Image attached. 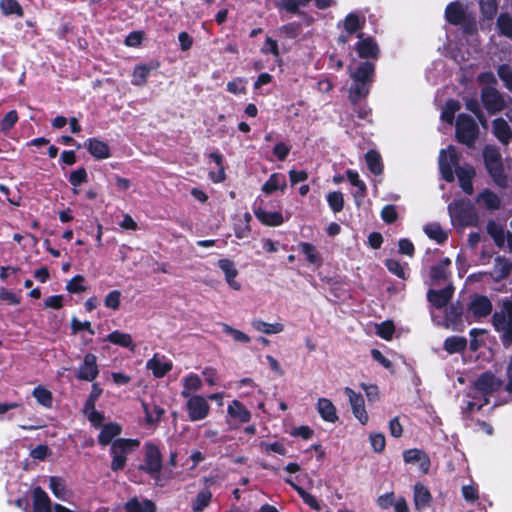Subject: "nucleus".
<instances>
[{
	"label": "nucleus",
	"instance_id": "obj_24",
	"mask_svg": "<svg viewBox=\"0 0 512 512\" xmlns=\"http://www.w3.org/2000/svg\"><path fill=\"white\" fill-rule=\"evenodd\" d=\"M254 215L258 221L268 227H277L284 223V217L279 211H265L261 207L254 209Z\"/></svg>",
	"mask_w": 512,
	"mask_h": 512
},
{
	"label": "nucleus",
	"instance_id": "obj_49",
	"mask_svg": "<svg viewBox=\"0 0 512 512\" xmlns=\"http://www.w3.org/2000/svg\"><path fill=\"white\" fill-rule=\"evenodd\" d=\"M49 488L51 489L53 495L65 501L67 499V489L65 481L59 476H51L49 479Z\"/></svg>",
	"mask_w": 512,
	"mask_h": 512
},
{
	"label": "nucleus",
	"instance_id": "obj_11",
	"mask_svg": "<svg viewBox=\"0 0 512 512\" xmlns=\"http://www.w3.org/2000/svg\"><path fill=\"white\" fill-rule=\"evenodd\" d=\"M503 381L496 377L491 371L481 373L473 383L475 390L483 396H490L500 390Z\"/></svg>",
	"mask_w": 512,
	"mask_h": 512
},
{
	"label": "nucleus",
	"instance_id": "obj_62",
	"mask_svg": "<svg viewBox=\"0 0 512 512\" xmlns=\"http://www.w3.org/2000/svg\"><path fill=\"white\" fill-rule=\"evenodd\" d=\"M385 266L388 269L389 272L396 275L400 279L405 280L407 278L406 272L404 270L403 265L400 263V261L396 259H387L385 261Z\"/></svg>",
	"mask_w": 512,
	"mask_h": 512
},
{
	"label": "nucleus",
	"instance_id": "obj_31",
	"mask_svg": "<svg viewBox=\"0 0 512 512\" xmlns=\"http://www.w3.org/2000/svg\"><path fill=\"white\" fill-rule=\"evenodd\" d=\"M432 500L429 489L421 484L416 483L414 486V505L416 510L421 511L429 506Z\"/></svg>",
	"mask_w": 512,
	"mask_h": 512
},
{
	"label": "nucleus",
	"instance_id": "obj_22",
	"mask_svg": "<svg viewBox=\"0 0 512 512\" xmlns=\"http://www.w3.org/2000/svg\"><path fill=\"white\" fill-rule=\"evenodd\" d=\"M454 174L457 175L459 186L467 195H472L474 192L473 178L476 174L472 166L458 167Z\"/></svg>",
	"mask_w": 512,
	"mask_h": 512
},
{
	"label": "nucleus",
	"instance_id": "obj_56",
	"mask_svg": "<svg viewBox=\"0 0 512 512\" xmlns=\"http://www.w3.org/2000/svg\"><path fill=\"white\" fill-rule=\"evenodd\" d=\"M327 203L330 207V209L334 213L341 212L344 208V196L342 192L340 191H333L328 193L327 197Z\"/></svg>",
	"mask_w": 512,
	"mask_h": 512
},
{
	"label": "nucleus",
	"instance_id": "obj_58",
	"mask_svg": "<svg viewBox=\"0 0 512 512\" xmlns=\"http://www.w3.org/2000/svg\"><path fill=\"white\" fill-rule=\"evenodd\" d=\"M395 332V325L393 321L386 320L377 326V335L384 340H391Z\"/></svg>",
	"mask_w": 512,
	"mask_h": 512
},
{
	"label": "nucleus",
	"instance_id": "obj_54",
	"mask_svg": "<svg viewBox=\"0 0 512 512\" xmlns=\"http://www.w3.org/2000/svg\"><path fill=\"white\" fill-rule=\"evenodd\" d=\"M212 493L205 489L200 491L192 502V510L194 512H202L211 502Z\"/></svg>",
	"mask_w": 512,
	"mask_h": 512
},
{
	"label": "nucleus",
	"instance_id": "obj_19",
	"mask_svg": "<svg viewBox=\"0 0 512 512\" xmlns=\"http://www.w3.org/2000/svg\"><path fill=\"white\" fill-rule=\"evenodd\" d=\"M444 17L449 24L458 26L465 23L467 15L463 5L458 1H453L446 6Z\"/></svg>",
	"mask_w": 512,
	"mask_h": 512
},
{
	"label": "nucleus",
	"instance_id": "obj_60",
	"mask_svg": "<svg viewBox=\"0 0 512 512\" xmlns=\"http://www.w3.org/2000/svg\"><path fill=\"white\" fill-rule=\"evenodd\" d=\"M85 278L82 275H75L66 285V290L69 293H81L87 290V287L83 285Z\"/></svg>",
	"mask_w": 512,
	"mask_h": 512
},
{
	"label": "nucleus",
	"instance_id": "obj_63",
	"mask_svg": "<svg viewBox=\"0 0 512 512\" xmlns=\"http://www.w3.org/2000/svg\"><path fill=\"white\" fill-rule=\"evenodd\" d=\"M120 304H121V292L119 290L110 291L104 299L105 307L112 309L114 311H116L120 308Z\"/></svg>",
	"mask_w": 512,
	"mask_h": 512
},
{
	"label": "nucleus",
	"instance_id": "obj_18",
	"mask_svg": "<svg viewBox=\"0 0 512 512\" xmlns=\"http://www.w3.org/2000/svg\"><path fill=\"white\" fill-rule=\"evenodd\" d=\"M159 67V61H150L149 63L136 65L132 73V84L139 87L145 86L150 72L157 70Z\"/></svg>",
	"mask_w": 512,
	"mask_h": 512
},
{
	"label": "nucleus",
	"instance_id": "obj_57",
	"mask_svg": "<svg viewBox=\"0 0 512 512\" xmlns=\"http://www.w3.org/2000/svg\"><path fill=\"white\" fill-rule=\"evenodd\" d=\"M69 183L74 187H78L88 181V173L84 167L72 171L68 177Z\"/></svg>",
	"mask_w": 512,
	"mask_h": 512
},
{
	"label": "nucleus",
	"instance_id": "obj_15",
	"mask_svg": "<svg viewBox=\"0 0 512 512\" xmlns=\"http://www.w3.org/2000/svg\"><path fill=\"white\" fill-rule=\"evenodd\" d=\"M344 393L349 399L353 415L359 420L361 424L365 425L368 422L369 417L365 409L363 396L360 393H356L349 387L344 389Z\"/></svg>",
	"mask_w": 512,
	"mask_h": 512
},
{
	"label": "nucleus",
	"instance_id": "obj_32",
	"mask_svg": "<svg viewBox=\"0 0 512 512\" xmlns=\"http://www.w3.org/2000/svg\"><path fill=\"white\" fill-rule=\"evenodd\" d=\"M146 367L148 370H151L155 378H162L172 370L173 365L170 361H161V359L158 358V355L155 354L147 361Z\"/></svg>",
	"mask_w": 512,
	"mask_h": 512
},
{
	"label": "nucleus",
	"instance_id": "obj_39",
	"mask_svg": "<svg viewBox=\"0 0 512 512\" xmlns=\"http://www.w3.org/2000/svg\"><path fill=\"white\" fill-rule=\"evenodd\" d=\"M367 167L374 175H381L384 170L381 155L378 151L370 149L365 154Z\"/></svg>",
	"mask_w": 512,
	"mask_h": 512
},
{
	"label": "nucleus",
	"instance_id": "obj_61",
	"mask_svg": "<svg viewBox=\"0 0 512 512\" xmlns=\"http://www.w3.org/2000/svg\"><path fill=\"white\" fill-rule=\"evenodd\" d=\"M18 113L16 110H10L1 120V131L6 133L10 131L18 122Z\"/></svg>",
	"mask_w": 512,
	"mask_h": 512
},
{
	"label": "nucleus",
	"instance_id": "obj_41",
	"mask_svg": "<svg viewBox=\"0 0 512 512\" xmlns=\"http://www.w3.org/2000/svg\"><path fill=\"white\" fill-rule=\"evenodd\" d=\"M424 232L430 239L436 241L438 244H443L448 239V233L445 232L437 222L425 225Z\"/></svg>",
	"mask_w": 512,
	"mask_h": 512
},
{
	"label": "nucleus",
	"instance_id": "obj_25",
	"mask_svg": "<svg viewBox=\"0 0 512 512\" xmlns=\"http://www.w3.org/2000/svg\"><path fill=\"white\" fill-rule=\"evenodd\" d=\"M512 271V261L504 256H497L494 260L493 272L490 273L495 282L506 279Z\"/></svg>",
	"mask_w": 512,
	"mask_h": 512
},
{
	"label": "nucleus",
	"instance_id": "obj_50",
	"mask_svg": "<svg viewBox=\"0 0 512 512\" xmlns=\"http://www.w3.org/2000/svg\"><path fill=\"white\" fill-rule=\"evenodd\" d=\"M487 232L493 239L495 245L502 248L505 244V233L504 229L499 226L495 221L490 220L487 223Z\"/></svg>",
	"mask_w": 512,
	"mask_h": 512
},
{
	"label": "nucleus",
	"instance_id": "obj_52",
	"mask_svg": "<svg viewBox=\"0 0 512 512\" xmlns=\"http://www.w3.org/2000/svg\"><path fill=\"white\" fill-rule=\"evenodd\" d=\"M496 25L500 35L512 39V17L508 13H501Z\"/></svg>",
	"mask_w": 512,
	"mask_h": 512
},
{
	"label": "nucleus",
	"instance_id": "obj_20",
	"mask_svg": "<svg viewBox=\"0 0 512 512\" xmlns=\"http://www.w3.org/2000/svg\"><path fill=\"white\" fill-rule=\"evenodd\" d=\"M88 152L97 160L107 159L111 156L109 145L95 137L88 138L84 143Z\"/></svg>",
	"mask_w": 512,
	"mask_h": 512
},
{
	"label": "nucleus",
	"instance_id": "obj_16",
	"mask_svg": "<svg viewBox=\"0 0 512 512\" xmlns=\"http://www.w3.org/2000/svg\"><path fill=\"white\" fill-rule=\"evenodd\" d=\"M454 294V286L447 285L443 289H429L427 292V300L436 309H442L448 305Z\"/></svg>",
	"mask_w": 512,
	"mask_h": 512
},
{
	"label": "nucleus",
	"instance_id": "obj_7",
	"mask_svg": "<svg viewBox=\"0 0 512 512\" xmlns=\"http://www.w3.org/2000/svg\"><path fill=\"white\" fill-rule=\"evenodd\" d=\"M32 501V509L27 497L16 499L15 506L23 512H52L51 499L42 487L36 486L32 489Z\"/></svg>",
	"mask_w": 512,
	"mask_h": 512
},
{
	"label": "nucleus",
	"instance_id": "obj_28",
	"mask_svg": "<svg viewBox=\"0 0 512 512\" xmlns=\"http://www.w3.org/2000/svg\"><path fill=\"white\" fill-rule=\"evenodd\" d=\"M125 512H157L156 504L150 499L142 502L135 496L124 504Z\"/></svg>",
	"mask_w": 512,
	"mask_h": 512
},
{
	"label": "nucleus",
	"instance_id": "obj_6",
	"mask_svg": "<svg viewBox=\"0 0 512 512\" xmlns=\"http://www.w3.org/2000/svg\"><path fill=\"white\" fill-rule=\"evenodd\" d=\"M140 445L139 440L129 438H118L114 440L110 448L112 461L110 468L114 472L121 471L127 463V454Z\"/></svg>",
	"mask_w": 512,
	"mask_h": 512
},
{
	"label": "nucleus",
	"instance_id": "obj_45",
	"mask_svg": "<svg viewBox=\"0 0 512 512\" xmlns=\"http://www.w3.org/2000/svg\"><path fill=\"white\" fill-rule=\"evenodd\" d=\"M364 24L365 18L360 19L358 14L351 12L346 15L343 27L348 34H354L357 31L361 30Z\"/></svg>",
	"mask_w": 512,
	"mask_h": 512
},
{
	"label": "nucleus",
	"instance_id": "obj_47",
	"mask_svg": "<svg viewBox=\"0 0 512 512\" xmlns=\"http://www.w3.org/2000/svg\"><path fill=\"white\" fill-rule=\"evenodd\" d=\"M461 108L460 102L456 99H448L441 113V119L447 124H453L455 114Z\"/></svg>",
	"mask_w": 512,
	"mask_h": 512
},
{
	"label": "nucleus",
	"instance_id": "obj_48",
	"mask_svg": "<svg viewBox=\"0 0 512 512\" xmlns=\"http://www.w3.org/2000/svg\"><path fill=\"white\" fill-rule=\"evenodd\" d=\"M0 10L4 16H24V10L18 0H0Z\"/></svg>",
	"mask_w": 512,
	"mask_h": 512
},
{
	"label": "nucleus",
	"instance_id": "obj_43",
	"mask_svg": "<svg viewBox=\"0 0 512 512\" xmlns=\"http://www.w3.org/2000/svg\"><path fill=\"white\" fill-rule=\"evenodd\" d=\"M477 201H482L488 210H498L501 206L499 196L489 189L480 192Z\"/></svg>",
	"mask_w": 512,
	"mask_h": 512
},
{
	"label": "nucleus",
	"instance_id": "obj_36",
	"mask_svg": "<svg viewBox=\"0 0 512 512\" xmlns=\"http://www.w3.org/2000/svg\"><path fill=\"white\" fill-rule=\"evenodd\" d=\"M105 341L123 348H128L131 351H134L136 347L133 343L132 336L129 333L120 332L119 330H114L109 333Z\"/></svg>",
	"mask_w": 512,
	"mask_h": 512
},
{
	"label": "nucleus",
	"instance_id": "obj_1",
	"mask_svg": "<svg viewBox=\"0 0 512 512\" xmlns=\"http://www.w3.org/2000/svg\"><path fill=\"white\" fill-rule=\"evenodd\" d=\"M349 76L352 79V84L348 89V99L352 105H357L370 94L376 77L375 62L365 60L354 69L349 67Z\"/></svg>",
	"mask_w": 512,
	"mask_h": 512
},
{
	"label": "nucleus",
	"instance_id": "obj_12",
	"mask_svg": "<svg viewBox=\"0 0 512 512\" xmlns=\"http://www.w3.org/2000/svg\"><path fill=\"white\" fill-rule=\"evenodd\" d=\"M99 375L97 357L93 353L85 354L83 362L79 365L75 377L81 381L92 382Z\"/></svg>",
	"mask_w": 512,
	"mask_h": 512
},
{
	"label": "nucleus",
	"instance_id": "obj_55",
	"mask_svg": "<svg viewBox=\"0 0 512 512\" xmlns=\"http://www.w3.org/2000/svg\"><path fill=\"white\" fill-rule=\"evenodd\" d=\"M480 11L483 17L491 20L497 13L498 0H479Z\"/></svg>",
	"mask_w": 512,
	"mask_h": 512
},
{
	"label": "nucleus",
	"instance_id": "obj_37",
	"mask_svg": "<svg viewBox=\"0 0 512 512\" xmlns=\"http://www.w3.org/2000/svg\"><path fill=\"white\" fill-rule=\"evenodd\" d=\"M299 251L305 255L309 264L320 267L323 263L320 253L317 251L316 246L309 242H300L298 244Z\"/></svg>",
	"mask_w": 512,
	"mask_h": 512
},
{
	"label": "nucleus",
	"instance_id": "obj_23",
	"mask_svg": "<svg viewBox=\"0 0 512 512\" xmlns=\"http://www.w3.org/2000/svg\"><path fill=\"white\" fill-rule=\"evenodd\" d=\"M492 132L503 145H508L512 140V130L507 121L501 117L492 121Z\"/></svg>",
	"mask_w": 512,
	"mask_h": 512
},
{
	"label": "nucleus",
	"instance_id": "obj_30",
	"mask_svg": "<svg viewBox=\"0 0 512 512\" xmlns=\"http://www.w3.org/2000/svg\"><path fill=\"white\" fill-rule=\"evenodd\" d=\"M228 415L240 423H247L251 419L250 411L239 400H233L227 407Z\"/></svg>",
	"mask_w": 512,
	"mask_h": 512
},
{
	"label": "nucleus",
	"instance_id": "obj_44",
	"mask_svg": "<svg viewBox=\"0 0 512 512\" xmlns=\"http://www.w3.org/2000/svg\"><path fill=\"white\" fill-rule=\"evenodd\" d=\"M252 327L264 334H277L284 330V325L282 323H267L261 319H254L251 322Z\"/></svg>",
	"mask_w": 512,
	"mask_h": 512
},
{
	"label": "nucleus",
	"instance_id": "obj_3",
	"mask_svg": "<svg viewBox=\"0 0 512 512\" xmlns=\"http://www.w3.org/2000/svg\"><path fill=\"white\" fill-rule=\"evenodd\" d=\"M162 468L163 456L159 447L152 442L145 443L143 463L138 466V470L149 475L156 486L162 487L164 485L160 476Z\"/></svg>",
	"mask_w": 512,
	"mask_h": 512
},
{
	"label": "nucleus",
	"instance_id": "obj_27",
	"mask_svg": "<svg viewBox=\"0 0 512 512\" xmlns=\"http://www.w3.org/2000/svg\"><path fill=\"white\" fill-rule=\"evenodd\" d=\"M317 411L326 422L335 423L339 419L335 405L327 398L318 399Z\"/></svg>",
	"mask_w": 512,
	"mask_h": 512
},
{
	"label": "nucleus",
	"instance_id": "obj_59",
	"mask_svg": "<svg viewBox=\"0 0 512 512\" xmlns=\"http://www.w3.org/2000/svg\"><path fill=\"white\" fill-rule=\"evenodd\" d=\"M497 74L505 87L512 92V67L508 64H501L497 69Z\"/></svg>",
	"mask_w": 512,
	"mask_h": 512
},
{
	"label": "nucleus",
	"instance_id": "obj_14",
	"mask_svg": "<svg viewBox=\"0 0 512 512\" xmlns=\"http://www.w3.org/2000/svg\"><path fill=\"white\" fill-rule=\"evenodd\" d=\"M186 407L191 421H199L206 418L210 410L208 402L200 395L189 397Z\"/></svg>",
	"mask_w": 512,
	"mask_h": 512
},
{
	"label": "nucleus",
	"instance_id": "obj_35",
	"mask_svg": "<svg viewBox=\"0 0 512 512\" xmlns=\"http://www.w3.org/2000/svg\"><path fill=\"white\" fill-rule=\"evenodd\" d=\"M209 158L217 165L218 171H210L208 176L209 179L213 183H222L226 180V172L224 167V156L218 152L214 151L209 154Z\"/></svg>",
	"mask_w": 512,
	"mask_h": 512
},
{
	"label": "nucleus",
	"instance_id": "obj_5",
	"mask_svg": "<svg viewBox=\"0 0 512 512\" xmlns=\"http://www.w3.org/2000/svg\"><path fill=\"white\" fill-rule=\"evenodd\" d=\"M479 127L472 116L461 113L455 123V138L458 143L473 148L479 137Z\"/></svg>",
	"mask_w": 512,
	"mask_h": 512
},
{
	"label": "nucleus",
	"instance_id": "obj_51",
	"mask_svg": "<svg viewBox=\"0 0 512 512\" xmlns=\"http://www.w3.org/2000/svg\"><path fill=\"white\" fill-rule=\"evenodd\" d=\"M142 407L145 413V422L150 426L157 424L165 413V410L158 405H154L152 411L145 402L142 403Z\"/></svg>",
	"mask_w": 512,
	"mask_h": 512
},
{
	"label": "nucleus",
	"instance_id": "obj_10",
	"mask_svg": "<svg viewBox=\"0 0 512 512\" xmlns=\"http://www.w3.org/2000/svg\"><path fill=\"white\" fill-rule=\"evenodd\" d=\"M480 96L483 107L490 115H495L506 107L503 95L494 86H484Z\"/></svg>",
	"mask_w": 512,
	"mask_h": 512
},
{
	"label": "nucleus",
	"instance_id": "obj_4",
	"mask_svg": "<svg viewBox=\"0 0 512 512\" xmlns=\"http://www.w3.org/2000/svg\"><path fill=\"white\" fill-rule=\"evenodd\" d=\"M483 160L485 168L493 181L499 187H506L508 181L499 149L492 145H486L483 149Z\"/></svg>",
	"mask_w": 512,
	"mask_h": 512
},
{
	"label": "nucleus",
	"instance_id": "obj_2",
	"mask_svg": "<svg viewBox=\"0 0 512 512\" xmlns=\"http://www.w3.org/2000/svg\"><path fill=\"white\" fill-rule=\"evenodd\" d=\"M492 325L500 333V339L504 347L512 345V299L502 300L499 311L492 315Z\"/></svg>",
	"mask_w": 512,
	"mask_h": 512
},
{
	"label": "nucleus",
	"instance_id": "obj_40",
	"mask_svg": "<svg viewBox=\"0 0 512 512\" xmlns=\"http://www.w3.org/2000/svg\"><path fill=\"white\" fill-rule=\"evenodd\" d=\"M467 347V339L463 336H450L444 341L443 348L448 354L463 352Z\"/></svg>",
	"mask_w": 512,
	"mask_h": 512
},
{
	"label": "nucleus",
	"instance_id": "obj_17",
	"mask_svg": "<svg viewBox=\"0 0 512 512\" xmlns=\"http://www.w3.org/2000/svg\"><path fill=\"white\" fill-rule=\"evenodd\" d=\"M493 309L492 302L485 295H475L469 306L468 311L472 313L474 318L481 319L491 314Z\"/></svg>",
	"mask_w": 512,
	"mask_h": 512
},
{
	"label": "nucleus",
	"instance_id": "obj_38",
	"mask_svg": "<svg viewBox=\"0 0 512 512\" xmlns=\"http://www.w3.org/2000/svg\"><path fill=\"white\" fill-rule=\"evenodd\" d=\"M285 482L289 484L300 496L303 502L308 505L311 509L315 511H319L321 506L317 500V498L304 490L301 486L297 485L291 478H286Z\"/></svg>",
	"mask_w": 512,
	"mask_h": 512
},
{
	"label": "nucleus",
	"instance_id": "obj_29",
	"mask_svg": "<svg viewBox=\"0 0 512 512\" xmlns=\"http://www.w3.org/2000/svg\"><path fill=\"white\" fill-rule=\"evenodd\" d=\"M451 265V260L448 257H445L439 261L437 265H434L430 268L429 276L433 283H439L441 281H446L450 276V272L448 267Z\"/></svg>",
	"mask_w": 512,
	"mask_h": 512
},
{
	"label": "nucleus",
	"instance_id": "obj_13",
	"mask_svg": "<svg viewBox=\"0 0 512 512\" xmlns=\"http://www.w3.org/2000/svg\"><path fill=\"white\" fill-rule=\"evenodd\" d=\"M357 37L359 38L355 46L357 55L362 59L376 61L380 56V49L376 40L371 36L364 38L363 33H359Z\"/></svg>",
	"mask_w": 512,
	"mask_h": 512
},
{
	"label": "nucleus",
	"instance_id": "obj_26",
	"mask_svg": "<svg viewBox=\"0 0 512 512\" xmlns=\"http://www.w3.org/2000/svg\"><path fill=\"white\" fill-rule=\"evenodd\" d=\"M101 431L98 435V443L101 446L112 445L113 439L118 437L122 432V427L115 422L107 423L101 426Z\"/></svg>",
	"mask_w": 512,
	"mask_h": 512
},
{
	"label": "nucleus",
	"instance_id": "obj_33",
	"mask_svg": "<svg viewBox=\"0 0 512 512\" xmlns=\"http://www.w3.org/2000/svg\"><path fill=\"white\" fill-rule=\"evenodd\" d=\"M287 187L285 175L281 173H272L267 181L262 186V191L265 194H272L277 190L282 192L285 191Z\"/></svg>",
	"mask_w": 512,
	"mask_h": 512
},
{
	"label": "nucleus",
	"instance_id": "obj_34",
	"mask_svg": "<svg viewBox=\"0 0 512 512\" xmlns=\"http://www.w3.org/2000/svg\"><path fill=\"white\" fill-rule=\"evenodd\" d=\"M403 459L406 463L420 462L423 471H427L430 466V459L427 454L420 449H408L403 452Z\"/></svg>",
	"mask_w": 512,
	"mask_h": 512
},
{
	"label": "nucleus",
	"instance_id": "obj_64",
	"mask_svg": "<svg viewBox=\"0 0 512 512\" xmlns=\"http://www.w3.org/2000/svg\"><path fill=\"white\" fill-rule=\"evenodd\" d=\"M381 218L387 224H393L398 219V212L395 205H385L381 210Z\"/></svg>",
	"mask_w": 512,
	"mask_h": 512
},
{
	"label": "nucleus",
	"instance_id": "obj_21",
	"mask_svg": "<svg viewBox=\"0 0 512 512\" xmlns=\"http://www.w3.org/2000/svg\"><path fill=\"white\" fill-rule=\"evenodd\" d=\"M217 266L225 274V279L228 285L234 290H240L241 284L235 280L238 276V270L235 263L228 258H222L218 260Z\"/></svg>",
	"mask_w": 512,
	"mask_h": 512
},
{
	"label": "nucleus",
	"instance_id": "obj_8",
	"mask_svg": "<svg viewBox=\"0 0 512 512\" xmlns=\"http://www.w3.org/2000/svg\"><path fill=\"white\" fill-rule=\"evenodd\" d=\"M450 216L462 226H474L478 216L475 207L469 200H455L448 205Z\"/></svg>",
	"mask_w": 512,
	"mask_h": 512
},
{
	"label": "nucleus",
	"instance_id": "obj_46",
	"mask_svg": "<svg viewBox=\"0 0 512 512\" xmlns=\"http://www.w3.org/2000/svg\"><path fill=\"white\" fill-rule=\"evenodd\" d=\"M202 381L197 374L190 373L183 379V390L181 391V396L184 398L191 397V391H197L201 388Z\"/></svg>",
	"mask_w": 512,
	"mask_h": 512
},
{
	"label": "nucleus",
	"instance_id": "obj_9",
	"mask_svg": "<svg viewBox=\"0 0 512 512\" xmlns=\"http://www.w3.org/2000/svg\"><path fill=\"white\" fill-rule=\"evenodd\" d=\"M460 166V155L453 145L446 150L442 149L439 155V170L442 178L451 183L455 180L454 172Z\"/></svg>",
	"mask_w": 512,
	"mask_h": 512
},
{
	"label": "nucleus",
	"instance_id": "obj_42",
	"mask_svg": "<svg viewBox=\"0 0 512 512\" xmlns=\"http://www.w3.org/2000/svg\"><path fill=\"white\" fill-rule=\"evenodd\" d=\"M462 316L463 305L459 301H457L456 303H452L445 310V320L452 324L454 327L462 323Z\"/></svg>",
	"mask_w": 512,
	"mask_h": 512
},
{
	"label": "nucleus",
	"instance_id": "obj_53",
	"mask_svg": "<svg viewBox=\"0 0 512 512\" xmlns=\"http://www.w3.org/2000/svg\"><path fill=\"white\" fill-rule=\"evenodd\" d=\"M32 395L35 397L37 402L46 408H50L53 402L52 392L47 388L38 385L33 389Z\"/></svg>",
	"mask_w": 512,
	"mask_h": 512
}]
</instances>
